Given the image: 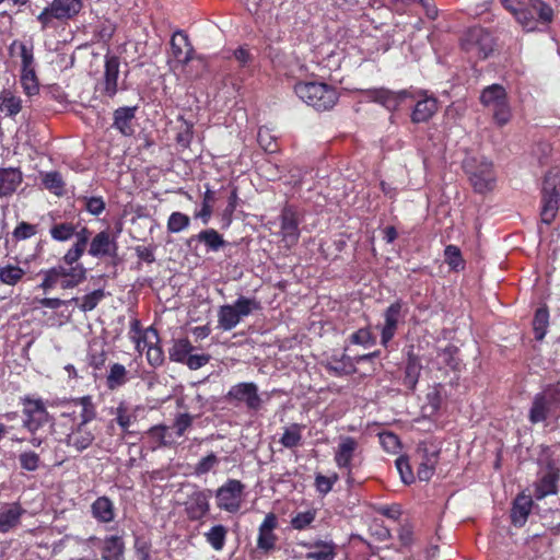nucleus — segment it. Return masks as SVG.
<instances>
[{
    "instance_id": "nucleus-60",
    "label": "nucleus",
    "mask_w": 560,
    "mask_h": 560,
    "mask_svg": "<svg viewBox=\"0 0 560 560\" xmlns=\"http://www.w3.org/2000/svg\"><path fill=\"white\" fill-rule=\"evenodd\" d=\"M338 482V472H332L330 476H325L320 472L315 476V488L322 495H326L332 491L334 486Z\"/></svg>"
},
{
    "instance_id": "nucleus-28",
    "label": "nucleus",
    "mask_w": 560,
    "mask_h": 560,
    "mask_svg": "<svg viewBox=\"0 0 560 560\" xmlns=\"http://www.w3.org/2000/svg\"><path fill=\"white\" fill-rule=\"evenodd\" d=\"M196 243L205 244L210 252H219L226 244L223 236L214 229L202 230L186 241L188 247H192Z\"/></svg>"
},
{
    "instance_id": "nucleus-55",
    "label": "nucleus",
    "mask_w": 560,
    "mask_h": 560,
    "mask_svg": "<svg viewBox=\"0 0 560 560\" xmlns=\"http://www.w3.org/2000/svg\"><path fill=\"white\" fill-rule=\"evenodd\" d=\"M91 232L86 226H82L80 230L77 229L74 235V243L67 249L79 256H83L90 244Z\"/></svg>"
},
{
    "instance_id": "nucleus-21",
    "label": "nucleus",
    "mask_w": 560,
    "mask_h": 560,
    "mask_svg": "<svg viewBox=\"0 0 560 560\" xmlns=\"http://www.w3.org/2000/svg\"><path fill=\"white\" fill-rule=\"evenodd\" d=\"M278 526V517L275 513H268L258 528L257 548L265 553L276 548L278 536L275 528Z\"/></svg>"
},
{
    "instance_id": "nucleus-19",
    "label": "nucleus",
    "mask_w": 560,
    "mask_h": 560,
    "mask_svg": "<svg viewBox=\"0 0 560 560\" xmlns=\"http://www.w3.org/2000/svg\"><path fill=\"white\" fill-rule=\"evenodd\" d=\"M118 243L108 230L96 233L90 241L85 250L88 255L95 258L117 257Z\"/></svg>"
},
{
    "instance_id": "nucleus-57",
    "label": "nucleus",
    "mask_w": 560,
    "mask_h": 560,
    "mask_svg": "<svg viewBox=\"0 0 560 560\" xmlns=\"http://www.w3.org/2000/svg\"><path fill=\"white\" fill-rule=\"evenodd\" d=\"M439 453L435 452L431 455H424V459L420 463L417 475L420 480H430L435 471Z\"/></svg>"
},
{
    "instance_id": "nucleus-43",
    "label": "nucleus",
    "mask_w": 560,
    "mask_h": 560,
    "mask_svg": "<svg viewBox=\"0 0 560 560\" xmlns=\"http://www.w3.org/2000/svg\"><path fill=\"white\" fill-rule=\"evenodd\" d=\"M228 533L229 529L225 525L217 524L205 533V539L213 550L222 551L226 544Z\"/></svg>"
},
{
    "instance_id": "nucleus-16",
    "label": "nucleus",
    "mask_w": 560,
    "mask_h": 560,
    "mask_svg": "<svg viewBox=\"0 0 560 560\" xmlns=\"http://www.w3.org/2000/svg\"><path fill=\"white\" fill-rule=\"evenodd\" d=\"M466 173L469 175L470 184L478 194L491 191L495 186V172L493 171V162L481 160L476 170L470 171L468 162L465 165Z\"/></svg>"
},
{
    "instance_id": "nucleus-3",
    "label": "nucleus",
    "mask_w": 560,
    "mask_h": 560,
    "mask_svg": "<svg viewBox=\"0 0 560 560\" xmlns=\"http://www.w3.org/2000/svg\"><path fill=\"white\" fill-rule=\"evenodd\" d=\"M295 95L315 110H331L338 103V90L325 82L298 81Z\"/></svg>"
},
{
    "instance_id": "nucleus-2",
    "label": "nucleus",
    "mask_w": 560,
    "mask_h": 560,
    "mask_svg": "<svg viewBox=\"0 0 560 560\" xmlns=\"http://www.w3.org/2000/svg\"><path fill=\"white\" fill-rule=\"evenodd\" d=\"M65 406L80 407L79 422L71 429H65L63 432H59L62 436V442L71 448H74L77 453H82L88 450L94 442L95 435L88 427L97 416L96 405L93 397L90 395L74 397L63 402Z\"/></svg>"
},
{
    "instance_id": "nucleus-23",
    "label": "nucleus",
    "mask_w": 560,
    "mask_h": 560,
    "mask_svg": "<svg viewBox=\"0 0 560 560\" xmlns=\"http://www.w3.org/2000/svg\"><path fill=\"white\" fill-rule=\"evenodd\" d=\"M365 94L371 101L384 105L387 110H397L400 103L409 95L407 91L393 92L385 88L370 89Z\"/></svg>"
},
{
    "instance_id": "nucleus-13",
    "label": "nucleus",
    "mask_w": 560,
    "mask_h": 560,
    "mask_svg": "<svg viewBox=\"0 0 560 560\" xmlns=\"http://www.w3.org/2000/svg\"><path fill=\"white\" fill-rule=\"evenodd\" d=\"M407 308L401 299H396L389 303L383 313L384 325L381 327V345L385 348L393 341L397 332L399 323H404Z\"/></svg>"
},
{
    "instance_id": "nucleus-36",
    "label": "nucleus",
    "mask_w": 560,
    "mask_h": 560,
    "mask_svg": "<svg viewBox=\"0 0 560 560\" xmlns=\"http://www.w3.org/2000/svg\"><path fill=\"white\" fill-rule=\"evenodd\" d=\"M326 369L330 375L342 377V375H352L357 371L354 359L342 353L334 354L326 364Z\"/></svg>"
},
{
    "instance_id": "nucleus-12",
    "label": "nucleus",
    "mask_w": 560,
    "mask_h": 560,
    "mask_svg": "<svg viewBox=\"0 0 560 560\" xmlns=\"http://www.w3.org/2000/svg\"><path fill=\"white\" fill-rule=\"evenodd\" d=\"M462 48L477 58H489L495 47V39L488 30L481 26L468 28L460 39Z\"/></svg>"
},
{
    "instance_id": "nucleus-58",
    "label": "nucleus",
    "mask_w": 560,
    "mask_h": 560,
    "mask_svg": "<svg viewBox=\"0 0 560 560\" xmlns=\"http://www.w3.org/2000/svg\"><path fill=\"white\" fill-rule=\"evenodd\" d=\"M190 224V219L182 211H174L168 217L167 231L170 233H180Z\"/></svg>"
},
{
    "instance_id": "nucleus-15",
    "label": "nucleus",
    "mask_w": 560,
    "mask_h": 560,
    "mask_svg": "<svg viewBox=\"0 0 560 560\" xmlns=\"http://www.w3.org/2000/svg\"><path fill=\"white\" fill-rule=\"evenodd\" d=\"M359 442L352 436H340L339 444L335 448V465L345 470L346 482H353V459L359 452Z\"/></svg>"
},
{
    "instance_id": "nucleus-17",
    "label": "nucleus",
    "mask_w": 560,
    "mask_h": 560,
    "mask_svg": "<svg viewBox=\"0 0 560 560\" xmlns=\"http://www.w3.org/2000/svg\"><path fill=\"white\" fill-rule=\"evenodd\" d=\"M120 73V57L118 55H105L104 73L98 82L102 95L114 98L118 92Z\"/></svg>"
},
{
    "instance_id": "nucleus-22",
    "label": "nucleus",
    "mask_w": 560,
    "mask_h": 560,
    "mask_svg": "<svg viewBox=\"0 0 560 560\" xmlns=\"http://www.w3.org/2000/svg\"><path fill=\"white\" fill-rule=\"evenodd\" d=\"M301 546L307 549L306 560H336L338 546L332 540L317 539L311 542H303Z\"/></svg>"
},
{
    "instance_id": "nucleus-54",
    "label": "nucleus",
    "mask_w": 560,
    "mask_h": 560,
    "mask_svg": "<svg viewBox=\"0 0 560 560\" xmlns=\"http://www.w3.org/2000/svg\"><path fill=\"white\" fill-rule=\"evenodd\" d=\"M143 347L148 348L147 360L150 365L156 368L164 363V351L159 343H155V339L150 337L147 342H143Z\"/></svg>"
},
{
    "instance_id": "nucleus-44",
    "label": "nucleus",
    "mask_w": 560,
    "mask_h": 560,
    "mask_svg": "<svg viewBox=\"0 0 560 560\" xmlns=\"http://www.w3.org/2000/svg\"><path fill=\"white\" fill-rule=\"evenodd\" d=\"M301 423H291L290 427H284L280 443L281 446L288 450H293L302 445V429Z\"/></svg>"
},
{
    "instance_id": "nucleus-50",
    "label": "nucleus",
    "mask_w": 560,
    "mask_h": 560,
    "mask_svg": "<svg viewBox=\"0 0 560 560\" xmlns=\"http://www.w3.org/2000/svg\"><path fill=\"white\" fill-rule=\"evenodd\" d=\"M317 509L311 508L306 511H299L292 515L290 520V526L296 530H304L310 528L313 522L316 520Z\"/></svg>"
},
{
    "instance_id": "nucleus-31",
    "label": "nucleus",
    "mask_w": 560,
    "mask_h": 560,
    "mask_svg": "<svg viewBox=\"0 0 560 560\" xmlns=\"http://www.w3.org/2000/svg\"><path fill=\"white\" fill-rule=\"evenodd\" d=\"M136 105L133 107H118L113 115V128L126 137H132L135 133L133 120L136 118Z\"/></svg>"
},
{
    "instance_id": "nucleus-62",
    "label": "nucleus",
    "mask_w": 560,
    "mask_h": 560,
    "mask_svg": "<svg viewBox=\"0 0 560 560\" xmlns=\"http://www.w3.org/2000/svg\"><path fill=\"white\" fill-rule=\"evenodd\" d=\"M105 291L103 289L94 290L82 296L79 308L82 312H89L94 310L98 303L105 298Z\"/></svg>"
},
{
    "instance_id": "nucleus-52",
    "label": "nucleus",
    "mask_w": 560,
    "mask_h": 560,
    "mask_svg": "<svg viewBox=\"0 0 560 560\" xmlns=\"http://www.w3.org/2000/svg\"><path fill=\"white\" fill-rule=\"evenodd\" d=\"M77 200L82 202L83 208L90 215H100L106 209V202L102 196H79Z\"/></svg>"
},
{
    "instance_id": "nucleus-40",
    "label": "nucleus",
    "mask_w": 560,
    "mask_h": 560,
    "mask_svg": "<svg viewBox=\"0 0 560 560\" xmlns=\"http://www.w3.org/2000/svg\"><path fill=\"white\" fill-rule=\"evenodd\" d=\"M129 380L127 368L122 363L115 362L109 366L106 387L109 390H117L124 387Z\"/></svg>"
},
{
    "instance_id": "nucleus-29",
    "label": "nucleus",
    "mask_w": 560,
    "mask_h": 560,
    "mask_svg": "<svg viewBox=\"0 0 560 560\" xmlns=\"http://www.w3.org/2000/svg\"><path fill=\"white\" fill-rule=\"evenodd\" d=\"M139 409V406L131 407L127 401L121 400L115 410L112 411L115 415L113 421L121 429L124 435L130 434V427L136 422L137 410Z\"/></svg>"
},
{
    "instance_id": "nucleus-10",
    "label": "nucleus",
    "mask_w": 560,
    "mask_h": 560,
    "mask_svg": "<svg viewBox=\"0 0 560 560\" xmlns=\"http://www.w3.org/2000/svg\"><path fill=\"white\" fill-rule=\"evenodd\" d=\"M553 10L542 0H523L517 12L516 22L527 32H534L538 24L550 25L553 21Z\"/></svg>"
},
{
    "instance_id": "nucleus-42",
    "label": "nucleus",
    "mask_w": 560,
    "mask_h": 560,
    "mask_svg": "<svg viewBox=\"0 0 560 560\" xmlns=\"http://www.w3.org/2000/svg\"><path fill=\"white\" fill-rule=\"evenodd\" d=\"M80 224L73 222H55L49 229V235L52 241L58 243H67L74 237L75 230Z\"/></svg>"
},
{
    "instance_id": "nucleus-38",
    "label": "nucleus",
    "mask_w": 560,
    "mask_h": 560,
    "mask_svg": "<svg viewBox=\"0 0 560 560\" xmlns=\"http://www.w3.org/2000/svg\"><path fill=\"white\" fill-rule=\"evenodd\" d=\"M23 108V100L10 89L0 92V112L7 117H15Z\"/></svg>"
},
{
    "instance_id": "nucleus-18",
    "label": "nucleus",
    "mask_w": 560,
    "mask_h": 560,
    "mask_svg": "<svg viewBox=\"0 0 560 560\" xmlns=\"http://www.w3.org/2000/svg\"><path fill=\"white\" fill-rule=\"evenodd\" d=\"M299 217L295 208L284 205L280 213V235L288 248L296 245L300 238Z\"/></svg>"
},
{
    "instance_id": "nucleus-48",
    "label": "nucleus",
    "mask_w": 560,
    "mask_h": 560,
    "mask_svg": "<svg viewBox=\"0 0 560 560\" xmlns=\"http://www.w3.org/2000/svg\"><path fill=\"white\" fill-rule=\"evenodd\" d=\"M25 276V271L19 265L7 264L0 267V282L5 285L14 287L19 284Z\"/></svg>"
},
{
    "instance_id": "nucleus-4",
    "label": "nucleus",
    "mask_w": 560,
    "mask_h": 560,
    "mask_svg": "<svg viewBox=\"0 0 560 560\" xmlns=\"http://www.w3.org/2000/svg\"><path fill=\"white\" fill-rule=\"evenodd\" d=\"M83 8L82 0H51L36 16L42 32L57 30L78 18Z\"/></svg>"
},
{
    "instance_id": "nucleus-35",
    "label": "nucleus",
    "mask_w": 560,
    "mask_h": 560,
    "mask_svg": "<svg viewBox=\"0 0 560 560\" xmlns=\"http://www.w3.org/2000/svg\"><path fill=\"white\" fill-rule=\"evenodd\" d=\"M91 514L98 523H110L116 517V508L108 497H98L91 504Z\"/></svg>"
},
{
    "instance_id": "nucleus-27",
    "label": "nucleus",
    "mask_w": 560,
    "mask_h": 560,
    "mask_svg": "<svg viewBox=\"0 0 560 560\" xmlns=\"http://www.w3.org/2000/svg\"><path fill=\"white\" fill-rule=\"evenodd\" d=\"M22 183L23 173L20 168H0V198L13 196Z\"/></svg>"
},
{
    "instance_id": "nucleus-37",
    "label": "nucleus",
    "mask_w": 560,
    "mask_h": 560,
    "mask_svg": "<svg viewBox=\"0 0 560 560\" xmlns=\"http://www.w3.org/2000/svg\"><path fill=\"white\" fill-rule=\"evenodd\" d=\"M438 108V101L433 97L419 100L412 109L411 121L413 124L427 122L435 115Z\"/></svg>"
},
{
    "instance_id": "nucleus-24",
    "label": "nucleus",
    "mask_w": 560,
    "mask_h": 560,
    "mask_svg": "<svg viewBox=\"0 0 560 560\" xmlns=\"http://www.w3.org/2000/svg\"><path fill=\"white\" fill-rule=\"evenodd\" d=\"M560 478V469L552 465L547 466V470L538 479L535 487V498L542 500L558 492V482Z\"/></svg>"
},
{
    "instance_id": "nucleus-47",
    "label": "nucleus",
    "mask_w": 560,
    "mask_h": 560,
    "mask_svg": "<svg viewBox=\"0 0 560 560\" xmlns=\"http://www.w3.org/2000/svg\"><path fill=\"white\" fill-rule=\"evenodd\" d=\"M43 186L54 195L61 197L65 195L66 183L59 172H47L42 174Z\"/></svg>"
},
{
    "instance_id": "nucleus-34",
    "label": "nucleus",
    "mask_w": 560,
    "mask_h": 560,
    "mask_svg": "<svg viewBox=\"0 0 560 560\" xmlns=\"http://www.w3.org/2000/svg\"><path fill=\"white\" fill-rule=\"evenodd\" d=\"M11 58L21 59V69L35 67L34 46L32 43L14 39L8 47Z\"/></svg>"
},
{
    "instance_id": "nucleus-14",
    "label": "nucleus",
    "mask_w": 560,
    "mask_h": 560,
    "mask_svg": "<svg viewBox=\"0 0 560 560\" xmlns=\"http://www.w3.org/2000/svg\"><path fill=\"white\" fill-rule=\"evenodd\" d=\"M245 486L235 478H229L215 492L217 506L220 510L236 513L242 505Z\"/></svg>"
},
{
    "instance_id": "nucleus-25",
    "label": "nucleus",
    "mask_w": 560,
    "mask_h": 560,
    "mask_svg": "<svg viewBox=\"0 0 560 560\" xmlns=\"http://www.w3.org/2000/svg\"><path fill=\"white\" fill-rule=\"evenodd\" d=\"M25 513L22 504L19 502L7 503L0 508V533H9L15 529L22 521Z\"/></svg>"
},
{
    "instance_id": "nucleus-33",
    "label": "nucleus",
    "mask_w": 560,
    "mask_h": 560,
    "mask_svg": "<svg viewBox=\"0 0 560 560\" xmlns=\"http://www.w3.org/2000/svg\"><path fill=\"white\" fill-rule=\"evenodd\" d=\"M534 501L532 497L525 494H518L512 504L511 509V522L515 526H523L528 520V516L533 510Z\"/></svg>"
},
{
    "instance_id": "nucleus-49",
    "label": "nucleus",
    "mask_w": 560,
    "mask_h": 560,
    "mask_svg": "<svg viewBox=\"0 0 560 560\" xmlns=\"http://www.w3.org/2000/svg\"><path fill=\"white\" fill-rule=\"evenodd\" d=\"M20 81L22 90L27 96H33L39 91V81L35 71V67L21 69Z\"/></svg>"
},
{
    "instance_id": "nucleus-26",
    "label": "nucleus",
    "mask_w": 560,
    "mask_h": 560,
    "mask_svg": "<svg viewBox=\"0 0 560 560\" xmlns=\"http://www.w3.org/2000/svg\"><path fill=\"white\" fill-rule=\"evenodd\" d=\"M172 55L182 65H187L194 58V47L188 35L183 31H176L171 38Z\"/></svg>"
},
{
    "instance_id": "nucleus-45",
    "label": "nucleus",
    "mask_w": 560,
    "mask_h": 560,
    "mask_svg": "<svg viewBox=\"0 0 560 560\" xmlns=\"http://www.w3.org/2000/svg\"><path fill=\"white\" fill-rule=\"evenodd\" d=\"M147 434L155 442V447H167L175 443V440L170 433V427H166V424H155L154 427H150Z\"/></svg>"
},
{
    "instance_id": "nucleus-41",
    "label": "nucleus",
    "mask_w": 560,
    "mask_h": 560,
    "mask_svg": "<svg viewBox=\"0 0 560 560\" xmlns=\"http://www.w3.org/2000/svg\"><path fill=\"white\" fill-rule=\"evenodd\" d=\"M548 325H550V311L545 304L536 310L533 319V330L537 341H542L546 338Z\"/></svg>"
},
{
    "instance_id": "nucleus-53",
    "label": "nucleus",
    "mask_w": 560,
    "mask_h": 560,
    "mask_svg": "<svg viewBox=\"0 0 560 560\" xmlns=\"http://www.w3.org/2000/svg\"><path fill=\"white\" fill-rule=\"evenodd\" d=\"M133 551L138 560H152V542L149 536L137 534L133 539Z\"/></svg>"
},
{
    "instance_id": "nucleus-1",
    "label": "nucleus",
    "mask_w": 560,
    "mask_h": 560,
    "mask_svg": "<svg viewBox=\"0 0 560 560\" xmlns=\"http://www.w3.org/2000/svg\"><path fill=\"white\" fill-rule=\"evenodd\" d=\"M81 258V256L66 250L57 265L40 270L42 282L38 288L44 292H49L56 288L72 290L80 287L86 280L88 275Z\"/></svg>"
},
{
    "instance_id": "nucleus-7",
    "label": "nucleus",
    "mask_w": 560,
    "mask_h": 560,
    "mask_svg": "<svg viewBox=\"0 0 560 560\" xmlns=\"http://www.w3.org/2000/svg\"><path fill=\"white\" fill-rule=\"evenodd\" d=\"M260 308L261 304L258 300L241 295L236 299L234 304L220 306L218 311L219 328L223 331H231L237 327L243 317Z\"/></svg>"
},
{
    "instance_id": "nucleus-8",
    "label": "nucleus",
    "mask_w": 560,
    "mask_h": 560,
    "mask_svg": "<svg viewBox=\"0 0 560 560\" xmlns=\"http://www.w3.org/2000/svg\"><path fill=\"white\" fill-rule=\"evenodd\" d=\"M22 406V428L28 433H37L40 428L52 420L42 397L24 395L20 397Z\"/></svg>"
},
{
    "instance_id": "nucleus-9",
    "label": "nucleus",
    "mask_w": 560,
    "mask_h": 560,
    "mask_svg": "<svg viewBox=\"0 0 560 560\" xmlns=\"http://www.w3.org/2000/svg\"><path fill=\"white\" fill-rule=\"evenodd\" d=\"M540 219L545 225H550L557 218L560 207V175L547 172L540 190Z\"/></svg>"
},
{
    "instance_id": "nucleus-11",
    "label": "nucleus",
    "mask_w": 560,
    "mask_h": 560,
    "mask_svg": "<svg viewBox=\"0 0 560 560\" xmlns=\"http://www.w3.org/2000/svg\"><path fill=\"white\" fill-rule=\"evenodd\" d=\"M225 400L234 407H245L253 413L260 411L264 405L258 386L253 382H242L232 386L225 395Z\"/></svg>"
},
{
    "instance_id": "nucleus-32",
    "label": "nucleus",
    "mask_w": 560,
    "mask_h": 560,
    "mask_svg": "<svg viewBox=\"0 0 560 560\" xmlns=\"http://www.w3.org/2000/svg\"><path fill=\"white\" fill-rule=\"evenodd\" d=\"M126 542L121 536H105L101 548L102 560H125Z\"/></svg>"
},
{
    "instance_id": "nucleus-6",
    "label": "nucleus",
    "mask_w": 560,
    "mask_h": 560,
    "mask_svg": "<svg viewBox=\"0 0 560 560\" xmlns=\"http://www.w3.org/2000/svg\"><path fill=\"white\" fill-rule=\"evenodd\" d=\"M480 103L492 110V120L498 127H504L512 119V109L506 90L498 83L486 86L480 94Z\"/></svg>"
},
{
    "instance_id": "nucleus-51",
    "label": "nucleus",
    "mask_w": 560,
    "mask_h": 560,
    "mask_svg": "<svg viewBox=\"0 0 560 560\" xmlns=\"http://www.w3.org/2000/svg\"><path fill=\"white\" fill-rule=\"evenodd\" d=\"M444 261L448 265V268L458 272L466 266V261L463 258L460 248L456 245L450 244L444 248Z\"/></svg>"
},
{
    "instance_id": "nucleus-59",
    "label": "nucleus",
    "mask_w": 560,
    "mask_h": 560,
    "mask_svg": "<svg viewBox=\"0 0 560 560\" xmlns=\"http://www.w3.org/2000/svg\"><path fill=\"white\" fill-rule=\"evenodd\" d=\"M19 463L22 470L35 471L40 467L42 460L39 454L27 450L20 453Z\"/></svg>"
},
{
    "instance_id": "nucleus-64",
    "label": "nucleus",
    "mask_w": 560,
    "mask_h": 560,
    "mask_svg": "<svg viewBox=\"0 0 560 560\" xmlns=\"http://www.w3.org/2000/svg\"><path fill=\"white\" fill-rule=\"evenodd\" d=\"M237 201H238L237 188L234 186V187H232V191L229 196L228 205L222 212L223 228H229L232 224L233 213L235 212V209L237 207Z\"/></svg>"
},
{
    "instance_id": "nucleus-61",
    "label": "nucleus",
    "mask_w": 560,
    "mask_h": 560,
    "mask_svg": "<svg viewBox=\"0 0 560 560\" xmlns=\"http://www.w3.org/2000/svg\"><path fill=\"white\" fill-rule=\"evenodd\" d=\"M179 120L182 121V127H179V131L176 135V143L182 149H187L192 140L194 125L186 121L183 117H179Z\"/></svg>"
},
{
    "instance_id": "nucleus-39",
    "label": "nucleus",
    "mask_w": 560,
    "mask_h": 560,
    "mask_svg": "<svg viewBox=\"0 0 560 560\" xmlns=\"http://www.w3.org/2000/svg\"><path fill=\"white\" fill-rule=\"evenodd\" d=\"M150 337L155 339V343H160V336L155 328L149 327L143 331L138 318H132L129 322V339L135 343L138 350L141 343L147 342Z\"/></svg>"
},
{
    "instance_id": "nucleus-20",
    "label": "nucleus",
    "mask_w": 560,
    "mask_h": 560,
    "mask_svg": "<svg viewBox=\"0 0 560 560\" xmlns=\"http://www.w3.org/2000/svg\"><path fill=\"white\" fill-rule=\"evenodd\" d=\"M211 498L210 490H196L185 503V512L190 521H199L210 511L209 500Z\"/></svg>"
},
{
    "instance_id": "nucleus-30",
    "label": "nucleus",
    "mask_w": 560,
    "mask_h": 560,
    "mask_svg": "<svg viewBox=\"0 0 560 560\" xmlns=\"http://www.w3.org/2000/svg\"><path fill=\"white\" fill-rule=\"evenodd\" d=\"M422 364L421 359L413 351H408L407 360L404 370L402 385L409 389L415 390L421 375Z\"/></svg>"
},
{
    "instance_id": "nucleus-63",
    "label": "nucleus",
    "mask_w": 560,
    "mask_h": 560,
    "mask_svg": "<svg viewBox=\"0 0 560 560\" xmlns=\"http://www.w3.org/2000/svg\"><path fill=\"white\" fill-rule=\"evenodd\" d=\"M349 341L352 345L371 347L376 343V338L370 330V328H361L354 331L350 337Z\"/></svg>"
},
{
    "instance_id": "nucleus-56",
    "label": "nucleus",
    "mask_w": 560,
    "mask_h": 560,
    "mask_svg": "<svg viewBox=\"0 0 560 560\" xmlns=\"http://www.w3.org/2000/svg\"><path fill=\"white\" fill-rule=\"evenodd\" d=\"M257 142L260 148L268 152L275 153L279 150V143L277 137L266 127H260L257 133Z\"/></svg>"
},
{
    "instance_id": "nucleus-5",
    "label": "nucleus",
    "mask_w": 560,
    "mask_h": 560,
    "mask_svg": "<svg viewBox=\"0 0 560 560\" xmlns=\"http://www.w3.org/2000/svg\"><path fill=\"white\" fill-rule=\"evenodd\" d=\"M560 407V382L547 384L540 393H537L528 410L530 423L546 422Z\"/></svg>"
},
{
    "instance_id": "nucleus-46",
    "label": "nucleus",
    "mask_w": 560,
    "mask_h": 560,
    "mask_svg": "<svg viewBox=\"0 0 560 560\" xmlns=\"http://www.w3.org/2000/svg\"><path fill=\"white\" fill-rule=\"evenodd\" d=\"M194 346L187 338H179L174 340L172 348L168 350L170 359L174 362L184 363L186 362L190 352H192Z\"/></svg>"
}]
</instances>
